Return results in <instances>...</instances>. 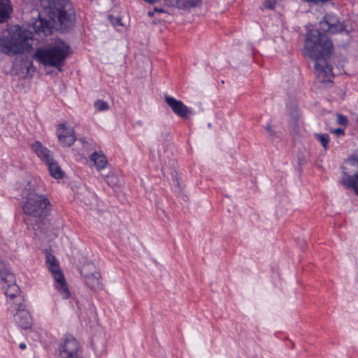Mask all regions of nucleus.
Masks as SVG:
<instances>
[{
	"label": "nucleus",
	"instance_id": "obj_1",
	"mask_svg": "<svg viewBox=\"0 0 358 358\" xmlns=\"http://www.w3.org/2000/svg\"><path fill=\"white\" fill-rule=\"evenodd\" d=\"M41 4L50 19L40 18L34 22V30L38 35H50L53 29L66 31L73 27L74 11L69 0H41Z\"/></svg>",
	"mask_w": 358,
	"mask_h": 358
},
{
	"label": "nucleus",
	"instance_id": "obj_2",
	"mask_svg": "<svg viewBox=\"0 0 358 358\" xmlns=\"http://www.w3.org/2000/svg\"><path fill=\"white\" fill-rule=\"evenodd\" d=\"M305 53L315 59V73L317 82L331 83L333 78L332 66L327 59L333 52L332 42L318 30H311L306 35Z\"/></svg>",
	"mask_w": 358,
	"mask_h": 358
},
{
	"label": "nucleus",
	"instance_id": "obj_3",
	"mask_svg": "<svg viewBox=\"0 0 358 358\" xmlns=\"http://www.w3.org/2000/svg\"><path fill=\"white\" fill-rule=\"evenodd\" d=\"M30 39L29 33L15 26L0 38V51L9 55L29 52L32 48L29 42Z\"/></svg>",
	"mask_w": 358,
	"mask_h": 358
},
{
	"label": "nucleus",
	"instance_id": "obj_4",
	"mask_svg": "<svg viewBox=\"0 0 358 358\" xmlns=\"http://www.w3.org/2000/svg\"><path fill=\"white\" fill-rule=\"evenodd\" d=\"M69 54V47L63 42H59L46 48L38 49L34 58L45 66H54L61 71Z\"/></svg>",
	"mask_w": 358,
	"mask_h": 358
},
{
	"label": "nucleus",
	"instance_id": "obj_5",
	"mask_svg": "<svg viewBox=\"0 0 358 358\" xmlns=\"http://www.w3.org/2000/svg\"><path fill=\"white\" fill-rule=\"evenodd\" d=\"M50 206V200L45 195L30 192L25 196L22 209L25 214L39 218L48 215Z\"/></svg>",
	"mask_w": 358,
	"mask_h": 358
},
{
	"label": "nucleus",
	"instance_id": "obj_6",
	"mask_svg": "<svg viewBox=\"0 0 358 358\" xmlns=\"http://www.w3.org/2000/svg\"><path fill=\"white\" fill-rule=\"evenodd\" d=\"M45 265L54 279L55 288L64 299H69L71 294L59 262L56 257L48 251H45Z\"/></svg>",
	"mask_w": 358,
	"mask_h": 358
},
{
	"label": "nucleus",
	"instance_id": "obj_7",
	"mask_svg": "<svg viewBox=\"0 0 358 358\" xmlns=\"http://www.w3.org/2000/svg\"><path fill=\"white\" fill-rule=\"evenodd\" d=\"M55 352L57 358H83L80 343L70 334L60 338Z\"/></svg>",
	"mask_w": 358,
	"mask_h": 358
},
{
	"label": "nucleus",
	"instance_id": "obj_8",
	"mask_svg": "<svg viewBox=\"0 0 358 358\" xmlns=\"http://www.w3.org/2000/svg\"><path fill=\"white\" fill-rule=\"evenodd\" d=\"M94 268V264H87L83 266L80 271V273L84 276L85 282L89 287L92 289L98 291L103 289V283L101 281V276L99 271H94L90 274L87 273L88 269Z\"/></svg>",
	"mask_w": 358,
	"mask_h": 358
},
{
	"label": "nucleus",
	"instance_id": "obj_9",
	"mask_svg": "<svg viewBox=\"0 0 358 358\" xmlns=\"http://www.w3.org/2000/svg\"><path fill=\"white\" fill-rule=\"evenodd\" d=\"M319 25L322 31L331 34L342 32L345 29L343 23L336 16L330 14L325 15Z\"/></svg>",
	"mask_w": 358,
	"mask_h": 358
},
{
	"label": "nucleus",
	"instance_id": "obj_10",
	"mask_svg": "<svg viewBox=\"0 0 358 358\" xmlns=\"http://www.w3.org/2000/svg\"><path fill=\"white\" fill-rule=\"evenodd\" d=\"M164 99L166 104L177 116L187 118L192 114V109L185 105L182 101L167 94L164 95Z\"/></svg>",
	"mask_w": 358,
	"mask_h": 358
},
{
	"label": "nucleus",
	"instance_id": "obj_11",
	"mask_svg": "<svg viewBox=\"0 0 358 358\" xmlns=\"http://www.w3.org/2000/svg\"><path fill=\"white\" fill-rule=\"evenodd\" d=\"M57 136L59 143L63 146L69 147L72 145L76 140L73 129L67 127L64 124H59L58 125Z\"/></svg>",
	"mask_w": 358,
	"mask_h": 358
},
{
	"label": "nucleus",
	"instance_id": "obj_12",
	"mask_svg": "<svg viewBox=\"0 0 358 358\" xmlns=\"http://www.w3.org/2000/svg\"><path fill=\"white\" fill-rule=\"evenodd\" d=\"M5 289V294L7 296V303L10 306H19L22 303L23 298L20 294L21 291L19 286L16 283L10 284L3 287Z\"/></svg>",
	"mask_w": 358,
	"mask_h": 358
},
{
	"label": "nucleus",
	"instance_id": "obj_13",
	"mask_svg": "<svg viewBox=\"0 0 358 358\" xmlns=\"http://www.w3.org/2000/svg\"><path fill=\"white\" fill-rule=\"evenodd\" d=\"M16 324L22 329H27L32 327V319L30 313L24 308L22 303L17 306V312L14 315Z\"/></svg>",
	"mask_w": 358,
	"mask_h": 358
},
{
	"label": "nucleus",
	"instance_id": "obj_14",
	"mask_svg": "<svg viewBox=\"0 0 358 358\" xmlns=\"http://www.w3.org/2000/svg\"><path fill=\"white\" fill-rule=\"evenodd\" d=\"M31 150L45 163L49 162L52 158V152L40 141H35L31 145Z\"/></svg>",
	"mask_w": 358,
	"mask_h": 358
},
{
	"label": "nucleus",
	"instance_id": "obj_15",
	"mask_svg": "<svg viewBox=\"0 0 358 358\" xmlns=\"http://www.w3.org/2000/svg\"><path fill=\"white\" fill-rule=\"evenodd\" d=\"M90 159L93 162L98 171L106 168L108 160L102 152H94L90 156Z\"/></svg>",
	"mask_w": 358,
	"mask_h": 358
},
{
	"label": "nucleus",
	"instance_id": "obj_16",
	"mask_svg": "<svg viewBox=\"0 0 358 358\" xmlns=\"http://www.w3.org/2000/svg\"><path fill=\"white\" fill-rule=\"evenodd\" d=\"M13 9L9 0H0V23L6 22Z\"/></svg>",
	"mask_w": 358,
	"mask_h": 358
},
{
	"label": "nucleus",
	"instance_id": "obj_17",
	"mask_svg": "<svg viewBox=\"0 0 358 358\" xmlns=\"http://www.w3.org/2000/svg\"><path fill=\"white\" fill-rule=\"evenodd\" d=\"M45 164L48 166L50 174L54 178L61 179L63 178L64 173L62 171L58 164L53 160V158H52L49 162H46Z\"/></svg>",
	"mask_w": 358,
	"mask_h": 358
},
{
	"label": "nucleus",
	"instance_id": "obj_18",
	"mask_svg": "<svg viewBox=\"0 0 358 358\" xmlns=\"http://www.w3.org/2000/svg\"><path fill=\"white\" fill-rule=\"evenodd\" d=\"M1 279L2 281V286H6L10 284L15 283V275L7 268H3L0 271Z\"/></svg>",
	"mask_w": 358,
	"mask_h": 358
},
{
	"label": "nucleus",
	"instance_id": "obj_19",
	"mask_svg": "<svg viewBox=\"0 0 358 358\" xmlns=\"http://www.w3.org/2000/svg\"><path fill=\"white\" fill-rule=\"evenodd\" d=\"M172 5L179 8H187L189 7L198 6L201 0H172Z\"/></svg>",
	"mask_w": 358,
	"mask_h": 358
},
{
	"label": "nucleus",
	"instance_id": "obj_20",
	"mask_svg": "<svg viewBox=\"0 0 358 358\" xmlns=\"http://www.w3.org/2000/svg\"><path fill=\"white\" fill-rule=\"evenodd\" d=\"M103 178L106 182L111 187L117 186L120 182L117 175L113 172L108 173Z\"/></svg>",
	"mask_w": 358,
	"mask_h": 358
},
{
	"label": "nucleus",
	"instance_id": "obj_21",
	"mask_svg": "<svg viewBox=\"0 0 358 358\" xmlns=\"http://www.w3.org/2000/svg\"><path fill=\"white\" fill-rule=\"evenodd\" d=\"M315 138L320 141L324 150H327L329 148L330 137L328 134H315Z\"/></svg>",
	"mask_w": 358,
	"mask_h": 358
},
{
	"label": "nucleus",
	"instance_id": "obj_22",
	"mask_svg": "<svg viewBox=\"0 0 358 358\" xmlns=\"http://www.w3.org/2000/svg\"><path fill=\"white\" fill-rule=\"evenodd\" d=\"M96 110L99 112L106 111L109 109V105L107 101L99 99L94 102V104Z\"/></svg>",
	"mask_w": 358,
	"mask_h": 358
},
{
	"label": "nucleus",
	"instance_id": "obj_23",
	"mask_svg": "<svg viewBox=\"0 0 358 358\" xmlns=\"http://www.w3.org/2000/svg\"><path fill=\"white\" fill-rule=\"evenodd\" d=\"M337 123L340 125L346 127L348 124V119L345 115L342 114H337Z\"/></svg>",
	"mask_w": 358,
	"mask_h": 358
},
{
	"label": "nucleus",
	"instance_id": "obj_24",
	"mask_svg": "<svg viewBox=\"0 0 358 358\" xmlns=\"http://www.w3.org/2000/svg\"><path fill=\"white\" fill-rule=\"evenodd\" d=\"M275 2L273 1H266L264 3V8L273 10L275 8Z\"/></svg>",
	"mask_w": 358,
	"mask_h": 358
},
{
	"label": "nucleus",
	"instance_id": "obj_25",
	"mask_svg": "<svg viewBox=\"0 0 358 358\" xmlns=\"http://www.w3.org/2000/svg\"><path fill=\"white\" fill-rule=\"evenodd\" d=\"M265 128L267 130L269 136L271 138H274L276 136L275 131L272 129L271 126L269 124H268Z\"/></svg>",
	"mask_w": 358,
	"mask_h": 358
},
{
	"label": "nucleus",
	"instance_id": "obj_26",
	"mask_svg": "<svg viewBox=\"0 0 358 358\" xmlns=\"http://www.w3.org/2000/svg\"><path fill=\"white\" fill-rule=\"evenodd\" d=\"M331 132L336 135L337 136H344L345 135V129L341 128H337L335 129H331Z\"/></svg>",
	"mask_w": 358,
	"mask_h": 358
},
{
	"label": "nucleus",
	"instance_id": "obj_27",
	"mask_svg": "<svg viewBox=\"0 0 358 358\" xmlns=\"http://www.w3.org/2000/svg\"><path fill=\"white\" fill-rule=\"evenodd\" d=\"M108 18L110 21V22L114 24L115 26L117 25V24H121V22H120V19L119 18H117V17H113L110 15L108 16Z\"/></svg>",
	"mask_w": 358,
	"mask_h": 358
},
{
	"label": "nucleus",
	"instance_id": "obj_28",
	"mask_svg": "<svg viewBox=\"0 0 358 358\" xmlns=\"http://www.w3.org/2000/svg\"><path fill=\"white\" fill-rule=\"evenodd\" d=\"M19 347L21 350H24L27 348V345L24 343H20Z\"/></svg>",
	"mask_w": 358,
	"mask_h": 358
},
{
	"label": "nucleus",
	"instance_id": "obj_29",
	"mask_svg": "<svg viewBox=\"0 0 358 358\" xmlns=\"http://www.w3.org/2000/svg\"><path fill=\"white\" fill-rule=\"evenodd\" d=\"M146 67H147V69L148 70L149 67H150V62H149V61H147Z\"/></svg>",
	"mask_w": 358,
	"mask_h": 358
},
{
	"label": "nucleus",
	"instance_id": "obj_30",
	"mask_svg": "<svg viewBox=\"0 0 358 358\" xmlns=\"http://www.w3.org/2000/svg\"><path fill=\"white\" fill-rule=\"evenodd\" d=\"M148 15L149 16H152L153 13H152V12L149 11V12L148 13Z\"/></svg>",
	"mask_w": 358,
	"mask_h": 358
}]
</instances>
